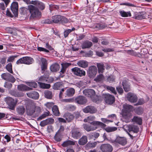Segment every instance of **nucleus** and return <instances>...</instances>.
I'll return each mask as SVG.
<instances>
[{"label": "nucleus", "mask_w": 152, "mask_h": 152, "mask_svg": "<svg viewBox=\"0 0 152 152\" xmlns=\"http://www.w3.org/2000/svg\"><path fill=\"white\" fill-rule=\"evenodd\" d=\"M28 9L31 15L30 18H39L41 16V13L36 6L33 5H29L28 6Z\"/></svg>", "instance_id": "nucleus-1"}, {"label": "nucleus", "mask_w": 152, "mask_h": 152, "mask_svg": "<svg viewBox=\"0 0 152 152\" xmlns=\"http://www.w3.org/2000/svg\"><path fill=\"white\" fill-rule=\"evenodd\" d=\"M123 107L122 116L125 119H129L130 118V115L129 112L133 110V107L131 105L126 104L123 105Z\"/></svg>", "instance_id": "nucleus-2"}, {"label": "nucleus", "mask_w": 152, "mask_h": 152, "mask_svg": "<svg viewBox=\"0 0 152 152\" xmlns=\"http://www.w3.org/2000/svg\"><path fill=\"white\" fill-rule=\"evenodd\" d=\"M33 59L31 57L26 56L20 58L16 62V64H30L32 63Z\"/></svg>", "instance_id": "nucleus-3"}, {"label": "nucleus", "mask_w": 152, "mask_h": 152, "mask_svg": "<svg viewBox=\"0 0 152 152\" xmlns=\"http://www.w3.org/2000/svg\"><path fill=\"white\" fill-rule=\"evenodd\" d=\"M6 101L8 105L9 108L12 110H14L17 102V101L11 97H7L6 99Z\"/></svg>", "instance_id": "nucleus-4"}, {"label": "nucleus", "mask_w": 152, "mask_h": 152, "mask_svg": "<svg viewBox=\"0 0 152 152\" xmlns=\"http://www.w3.org/2000/svg\"><path fill=\"white\" fill-rule=\"evenodd\" d=\"M72 72L75 75L80 77L85 76L86 72L84 70L77 67H75L71 69Z\"/></svg>", "instance_id": "nucleus-5"}, {"label": "nucleus", "mask_w": 152, "mask_h": 152, "mask_svg": "<svg viewBox=\"0 0 152 152\" xmlns=\"http://www.w3.org/2000/svg\"><path fill=\"white\" fill-rule=\"evenodd\" d=\"M97 72V69L96 66H91L89 67L87 73L90 77H94L96 75Z\"/></svg>", "instance_id": "nucleus-6"}, {"label": "nucleus", "mask_w": 152, "mask_h": 152, "mask_svg": "<svg viewBox=\"0 0 152 152\" xmlns=\"http://www.w3.org/2000/svg\"><path fill=\"white\" fill-rule=\"evenodd\" d=\"M103 98L105 100L106 103L109 104H113L115 101L114 96L109 94H105L103 95Z\"/></svg>", "instance_id": "nucleus-7"}, {"label": "nucleus", "mask_w": 152, "mask_h": 152, "mask_svg": "<svg viewBox=\"0 0 152 152\" xmlns=\"http://www.w3.org/2000/svg\"><path fill=\"white\" fill-rule=\"evenodd\" d=\"M1 77L3 79L12 83H13L15 81V79L12 75L8 73L2 74L1 75Z\"/></svg>", "instance_id": "nucleus-8"}, {"label": "nucleus", "mask_w": 152, "mask_h": 152, "mask_svg": "<svg viewBox=\"0 0 152 152\" xmlns=\"http://www.w3.org/2000/svg\"><path fill=\"white\" fill-rule=\"evenodd\" d=\"M100 150L102 152H112L113 150L112 146L109 144H104L100 147Z\"/></svg>", "instance_id": "nucleus-9"}, {"label": "nucleus", "mask_w": 152, "mask_h": 152, "mask_svg": "<svg viewBox=\"0 0 152 152\" xmlns=\"http://www.w3.org/2000/svg\"><path fill=\"white\" fill-rule=\"evenodd\" d=\"M74 101L75 103L81 105H83L86 104L87 101L86 97L81 95L76 97Z\"/></svg>", "instance_id": "nucleus-10"}, {"label": "nucleus", "mask_w": 152, "mask_h": 152, "mask_svg": "<svg viewBox=\"0 0 152 152\" xmlns=\"http://www.w3.org/2000/svg\"><path fill=\"white\" fill-rule=\"evenodd\" d=\"M83 93L86 96L91 99L95 96V92L92 89H85L83 91Z\"/></svg>", "instance_id": "nucleus-11"}, {"label": "nucleus", "mask_w": 152, "mask_h": 152, "mask_svg": "<svg viewBox=\"0 0 152 152\" xmlns=\"http://www.w3.org/2000/svg\"><path fill=\"white\" fill-rule=\"evenodd\" d=\"M83 111L86 113H89L91 114L94 113L97 111V109L94 106H88L85 108L83 109Z\"/></svg>", "instance_id": "nucleus-12"}, {"label": "nucleus", "mask_w": 152, "mask_h": 152, "mask_svg": "<svg viewBox=\"0 0 152 152\" xmlns=\"http://www.w3.org/2000/svg\"><path fill=\"white\" fill-rule=\"evenodd\" d=\"M11 9L15 17H17L18 14V3L17 2H13L11 6Z\"/></svg>", "instance_id": "nucleus-13"}, {"label": "nucleus", "mask_w": 152, "mask_h": 152, "mask_svg": "<svg viewBox=\"0 0 152 152\" xmlns=\"http://www.w3.org/2000/svg\"><path fill=\"white\" fill-rule=\"evenodd\" d=\"M54 122V120L53 119L50 118L41 121L40 124V125L42 127H44L48 125L53 124Z\"/></svg>", "instance_id": "nucleus-14"}, {"label": "nucleus", "mask_w": 152, "mask_h": 152, "mask_svg": "<svg viewBox=\"0 0 152 152\" xmlns=\"http://www.w3.org/2000/svg\"><path fill=\"white\" fill-rule=\"evenodd\" d=\"M127 98L128 100L132 103L135 102L137 100L136 95L132 93H129L127 94Z\"/></svg>", "instance_id": "nucleus-15"}, {"label": "nucleus", "mask_w": 152, "mask_h": 152, "mask_svg": "<svg viewBox=\"0 0 152 152\" xmlns=\"http://www.w3.org/2000/svg\"><path fill=\"white\" fill-rule=\"evenodd\" d=\"M72 134L73 138L77 139L81 136L82 134L80 130L77 128L75 129L72 130Z\"/></svg>", "instance_id": "nucleus-16"}, {"label": "nucleus", "mask_w": 152, "mask_h": 152, "mask_svg": "<svg viewBox=\"0 0 152 152\" xmlns=\"http://www.w3.org/2000/svg\"><path fill=\"white\" fill-rule=\"evenodd\" d=\"M34 105L33 104H29L26 106L27 114L28 115H34Z\"/></svg>", "instance_id": "nucleus-17"}, {"label": "nucleus", "mask_w": 152, "mask_h": 152, "mask_svg": "<svg viewBox=\"0 0 152 152\" xmlns=\"http://www.w3.org/2000/svg\"><path fill=\"white\" fill-rule=\"evenodd\" d=\"M127 130L129 132H133L134 133H137L139 131L137 126L133 125H129L126 126Z\"/></svg>", "instance_id": "nucleus-18"}, {"label": "nucleus", "mask_w": 152, "mask_h": 152, "mask_svg": "<svg viewBox=\"0 0 152 152\" xmlns=\"http://www.w3.org/2000/svg\"><path fill=\"white\" fill-rule=\"evenodd\" d=\"M63 117L68 122H71L72 121L74 118L73 115L69 113H66L63 115Z\"/></svg>", "instance_id": "nucleus-19"}, {"label": "nucleus", "mask_w": 152, "mask_h": 152, "mask_svg": "<svg viewBox=\"0 0 152 152\" xmlns=\"http://www.w3.org/2000/svg\"><path fill=\"white\" fill-rule=\"evenodd\" d=\"M60 66L57 63L52 64L50 66V69L52 72H56L59 71Z\"/></svg>", "instance_id": "nucleus-20"}, {"label": "nucleus", "mask_w": 152, "mask_h": 152, "mask_svg": "<svg viewBox=\"0 0 152 152\" xmlns=\"http://www.w3.org/2000/svg\"><path fill=\"white\" fill-rule=\"evenodd\" d=\"M33 5L41 10H43L45 8V5L43 3L37 0L34 1L33 2Z\"/></svg>", "instance_id": "nucleus-21"}, {"label": "nucleus", "mask_w": 152, "mask_h": 152, "mask_svg": "<svg viewBox=\"0 0 152 152\" xmlns=\"http://www.w3.org/2000/svg\"><path fill=\"white\" fill-rule=\"evenodd\" d=\"M27 95L29 97L34 99H37L39 98V94L36 91H33L27 93Z\"/></svg>", "instance_id": "nucleus-22"}, {"label": "nucleus", "mask_w": 152, "mask_h": 152, "mask_svg": "<svg viewBox=\"0 0 152 152\" xmlns=\"http://www.w3.org/2000/svg\"><path fill=\"white\" fill-rule=\"evenodd\" d=\"M84 129L87 132L94 131L97 128V127L89 126L87 124H84L83 125Z\"/></svg>", "instance_id": "nucleus-23"}, {"label": "nucleus", "mask_w": 152, "mask_h": 152, "mask_svg": "<svg viewBox=\"0 0 152 152\" xmlns=\"http://www.w3.org/2000/svg\"><path fill=\"white\" fill-rule=\"evenodd\" d=\"M115 142L122 145H124L126 144V140L124 137H117L116 139Z\"/></svg>", "instance_id": "nucleus-24"}, {"label": "nucleus", "mask_w": 152, "mask_h": 152, "mask_svg": "<svg viewBox=\"0 0 152 152\" xmlns=\"http://www.w3.org/2000/svg\"><path fill=\"white\" fill-rule=\"evenodd\" d=\"M18 90L21 91H28L32 89V88H29L26 85L23 84L18 85Z\"/></svg>", "instance_id": "nucleus-25"}, {"label": "nucleus", "mask_w": 152, "mask_h": 152, "mask_svg": "<svg viewBox=\"0 0 152 152\" xmlns=\"http://www.w3.org/2000/svg\"><path fill=\"white\" fill-rule=\"evenodd\" d=\"M96 65L98 69V72L103 73L105 70L104 66L103 63H96Z\"/></svg>", "instance_id": "nucleus-26"}, {"label": "nucleus", "mask_w": 152, "mask_h": 152, "mask_svg": "<svg viewBox=\"0 0 152 152\" xmlns=\"http://www.w3.org/2000/svg\"><path fill=\"white\" fill-rule=\"evenodd\" d=\"M92 45V43L91 42L89 41H84L81 47L82 49H85L87 48H90Z\"/></svg>", "instance_id": "nucleus-27"}, {"label": "nucleus", "mask_w": 152, "mask_h": 152, "mask_svg": "<svg viewBox=\"0 0 152 152\" xmlns=\"http://www.w3.org/2000/svg\"><path fill=\"white\" fill-rule=\"evenodd\" d=\"M145 17V13L143 12L136 14L134 16L135 18L138 20L144 19Z\"/></svg>", "instance_id": "nucleus-28"}, {"label": "nucleus", "mask_w": 152, "mask_h": 152, "mask_svg": "<svg viewBox=\"0 0 152 152\" xmlns=\"http://www.w3.org/2000/svg\"><path fill=\"white\" fill-rule=\"evenodd\" d=\"M77 64L80 67L83 68H86L88 67V62L84 60H80L77 62Z\"/></svg>", "instance_id": "nucleus-29"}, {"label": "nucleus", "mask_w": 152, "mask_h": 152, "mask_svg": "<svg viewBox=\"0 0 152 152\" xmlns=\"http://www.w3.org/2000/svg\"><path fill=\"white\" fill-rule=\"evenodd\" d=\"M88 142L87 137L86 136H83L79 140L78 143L82 145H85Z\"/></svg>", "instance_id": "nucleus-30"}, {"label": "nucleus", "mask_w": 152, "mask_h": 152, "mask_svg": "<svg viewBox=\"0 0 152 152\" xmlns=\"http://www.w3.org/2000/svg\"><path fill=\"white\" fill-rule=\"evenodd\" d=\"M91 124L93 125L94 126L97 127V126H100L101 127H104L106 125L103 123L97 121H93L91 123Z\"/></svg>", "instance_id": "nucleus-31"}, {"label": "nucleus", "mask_w": 152, "mask_h": 152, "mask_svg": "<svg viewBox=\"0 0 152 152\" xmlns=\"http://www.w3.org/2000/svg\"><path fill=\"white\" fill-rule=\"evenodd\" d=\"M119 12L120 15L123 17H130L132 16L130 11L126 12L123 10L120 11Z\"/></svg>", "instance_id": "nucleus-32"}, {"label": "nucleus", "mask_w": 152, "mask_h": 152, "mask_svg": "<svg viewBox=\"0 0 152 152\" xmlns=\"http://www.w3.org/2000/svg\"><path fill=\"white\" fill-rule=\"evenodd\" d=\"M133 122H136L139 125H141L142 124V120L140 117L134 116L132 119Z\"/></svg>", "instance_id": "nucleus-33"}, {"label": "nucleus", "mask_w": 152, "mask_h": 152, "mask_svg": "<svg viewBox=\"0 0 152 152\" xmlns=\"http://www.w3.org/2000/svg\"><path fill=\"white\" fill-rule=\"evenodd\" d=\"M75 93V90L74 89L71 88L67 89L66 91V94L68 97L72 96L74 95Z\"/></svg>", "instance_id": "nucleus-34"}, {"label": "nucleus", "mask_w": 152, "mask_h": 152, "mask_svg": "<svg viewBox=\"0 0 152 152\" xmlns=\"http://www.w3.org/2000/svg\"><path fill=\"white\" fill-rule=\"evenodd\" d=\"M61 16L60 15H56L52 17L53 23H57L60 22L61 20Z\"/></svg>", "instance_id": "nucleus-35"}, {"label": "nucleus", "mask_w": 152, "mask_h": 152, "mask_svg": "<svg viewBox=\"0 0 152 152\" xmlns=\"http://www.w3.org/2000/svg\"><path fill=\"white\" fill-rule=\"evenodd\" d=\"M97 142H88L86 145V148L88 149L92 148H95Z\"/></svg>", "instance_id": "nucleus-36"}, {"label": "nucleus", "mask_w": 152, "mask_h": 152, "mask_svg": "<svg viewBox=\"0 0 152 152\" xmlns=\"http://www.w3.org/2000/svg\"><path fill=\"white\" fill-rule=\"evenodd\" d=\"M53 114L57 116L60 115V113L58 110V108L56 105H54L52 109Z\"/></svg>", "instance_id": "nucleus-37"}, {"label": "nucleus", "mask_w": 152, "mask_h": 152, "mask_svg": "<svg viewBox=\"0 0 152 152\" xmlns=\"http://www.w3.org/2000/svg\"><path fill=\"white\" fill-rule=\"evenodd\" d=\"M89 139H93L94 138L96 139L99 136V133L96 132H93L88 135Z\"/></svg>", "instance_id": "nucleus-38"}, {"label": "nucleus", "mask_w": 152, "mask_h": 152, "mask_svg": "<svg viewBox=\"0 0 152 152\" xmlns=\"http://www.w3.org/2000/svg\"><path fill=\"white\" fill-rule=\"evenodd\" d=\"M16 111L20 115L23 114L25 111V109L23 106H19L16 109Z\"/></svg>", "instance_id": "nucleus-39"}, {"label": "nucleus", "mask_w": 152, "mask_h": 152, "mask_svg": "<svg viewBox=\"0 0 152 152\" xmlns=\"http://www.w3.org/2000/svg\"><path fill=\"white\" fill-rule=\"evenodd\" d=\"M45 97L48 99H51L53 96V94L51 91L49 90H46L44 93Z\"/></svg>", "instance_id": "nucleus-40"}, {"label": "nucleus", "mask_w": 152, "mask_h": 152, "mask_svg": "<svg viewBox=\"0 0 152 152\" xmlns=\"http://www.w3.org/2000/svg\"><path fill=\"white\" fill-rule=\"evenodd\" d=\"M63 86V84L61 82H58L55 83L53 86V88L54 90L59 89Z\"/></svg>", "instance_id": "nucleus-41"}, {"label": "nucleus", "mask_w": 152, "mask_h": 152, "mask_svg": "<svg viewBox=\"0 0 152 152\" xmlns=\"http://www.w3.org/2000/svg\"><path fill=\"white\" fill-rule=\"evenodd\" d=\"M38 84L40 88H49L50 87L49 84H46L41 82H38Z\"/></svg>", "instance_id": "nucleus-42"}, {"label": "nucleus", "mask_w": 152, "mask_h": 152, "mask_svg": "<svg viewBox=\"0 0 152 152\" xmlns=\"http://www.w3.org/2000/svg\"><path fill=\"white\" fill-rule=\"evenodd\" d=\"M75 144V142L71 140H68L64 142L62 144V145L63 147H66L69 145H74Z\"/></svg>", "instance_id": "nucleus-43"}, {"label": "nucleus", "mask_w": 152, "mask_h": 152, "mask_svg": "<svg viewBox=\"0 0 152 152\" xmlns=\"http://www.w3.org/2000/svg\"><path fill=\"white\" fill-rule=\"evenodd\" d=\"M34 115H37L41 112V109L40 107L35 106L34 105Z\"/></svg>", "instance_id": "nucleus-44"}, {"label": "nucleus", "mask_w": 152, "mask_h": 152, "mask_svg": "<svg viewBox=\"0 0 152 152\" xmlns=\"http://www.w3.org/2000/svg\"><path fill=\"white\" fill-rule=\"evenodd\" d=\"M50 112L48 111L45 112L43 114L40 116L38 118V120H41L48 116L49 115Z\"/></svg>", "instance_id": "nucleus-45"}, {"label": "nucleus", "mask_w": 152, "mask_h": 152, "mask_svg": "<svg viewBox=\"0 0 152 152\" xmlns=\"http://www.w3.org/2000/svg\"><path fill=\"white\" fill-rule=\"evenodd\" d=\"M104 79V76L102 74H99L97 75L94 79V80L97 82H99L102 81Z\"/></svg>", "instance_id": "nucleus-46"}, {"label": "nucleus", "mask_w": 152, "mask_h": 152, "mask_svg": "<svg viewBox=\"0 0 152 152\" xmlns=\"http://www.w3.org/2000/svg\"><path fill=\"white\" fill-rule=\"evenodd\" d=\"M117 128L115 127H108L105 129L106 131L107 132H110L116 131Z\"/></svg>", "instance_id": "nucleus-47"}, {"label": "nucleus", "mask_w": 152, "mask_h": 152, "mask_svg": "<svg viewBox=\"0 0 152 152\" xmlns=\"http://www.w3.org/2000/svg\"><path fill=\"white\" fill-rule=\"evenodd\" d=\"M6 69L9 72L11 73H13V71L12 70V66L11 63H9L6 66Z\"/></svg>", "instance_id": "nucleus-48"}, {"label": "nucleus", "mask_w": 152, "mask_h": 152, "mask_svg": "<svg viewBox=\"0 0 152 152\" xmlns=\"http://www.w3.org/2000/svg\"><path fill=\"white\" fill-rule=\"evenodd\" d=\"M48 76H41L39 79V80L40 82H46L48 79Z\"/></svg>", "instance_id": "nucleus-49"}, {"label": "nucleus", "mask_w": 152, "mask_h": 152, "mask_svg": "<svg viewBox=\"0 0 152 152\" xmlns=\"http://www.w3.org/2000/svg\"><path fill=\"white\" fill-rule=\"evenodd\" d=\"M105 25L101 23H98L95 25L94 27L98 29H102L105 27Z\"/></svg>", "instance_id": "nucleus-50"}, {"label": "nucleus", "mask_w": 152, "mask_h": 152, "mask_svg": "<svg viewBox=\"0 0 152 152\" xmlns=\"http://www.w3.org/2000/svg\"><path fill=\"white\" fill-rule=\"evenodd\" d=\"M115 77L112 75L109 76L107 78V81L110 83H112L115 81Z\"/></svg>", "instance_id": "nucleus-51"}, {"label": "nucleus", "mask_w": 152, "mask_h": 152, "mask_svg": "<svg viewBox=\"0 0 152 152\" xmlns=\"http://www.w3.org/2000/svg\"><path fill=\"white\" fill-rule=\"evenodd\" d=\"M106 88L108 90L110 91L114 94H116L117 92L114 88L110 86H107L106 87Z\"/></svg>", "instance_id": "nucleus-52"}, {"label": "nucleus", "mask_w": 152, "mask_h": 152, "mask_svg": "<svg viewBox=\"0 0 152 152\" xmlns=\"http://www.w3.org/2000/svg\"><path fill=\"white\" fill-rule=\"evenodd\" d=\"M61 18L60 22L63 24L67 23L69 21L68 19L64 16H61Z\"/></svg>", "instance_id": "nucleus-53"}, {"label": "nucleus", "mask_w": 152, "mask_h": 152, "mask_svg": "<svg viewBox=\"0 0 152 152\" xmlns=\"http://www.w3.org/2000/svg\"><path fill=\"white\" fill-rule=\"evenodd\" d=\"M123 86L124 91L126 92H128L130 90L129 86L128 85H126L124 83H123Z\"/></svg>", "instance_id": "nucleus-54"}, {"label": "nucleus", "mask_w": 152, "mask_h": 152, "mask_svg": "<svg viewBox=\"0 0 152 152\" xmlns=\"http://www.w3.org/2000/svg\"><path fill=\"white\" fill-rule=\"evenodd\" d=\"M27 84L31 87L36 88L37 86V83L35 82H28Z\"/></svg>", "instance_id": "nucleus-55"}, {"label": "nucleus", "mask_w": 152, "mask_h": 152, "mask_svg": "<svg viewBox=\"0 0 152 152\" xmlns=\"http://www.w3.org/2000/svg\"><path fill=\"white\" fill-rule=\"evenodd\" d=\"M126 52L129 54L133 56H136L137 55V53L133 50H127L126 51Z\"/></svg>", "instance_id": "nucleus-56"}, {"label": "nucleus", "mask_w": 152, "mask_h": 152, "mask_svg": "<svg viewBox=\"0 0 152 152\" xmlns=\"http://www.w3.org/2000/svg\"><path fill=\"white\" fill-rule=\"evenodd\" d=\"M62 102H72L74 101V99L73 98H70L68 99H62L61 100Z\"/></svg>", "instance_id": "nucleus-57"}, {"label": "nucleus", "mask_w": 152, "mask_h": 152, "mask_svg": "<svg viewBox=\"0 0 152 152\" xmlns=\"http://www.w3.org/2000/svg\"><path fill=\"white\" fill-rule=\"evenodd\" d=\"M54 139L57 142L60 141L61 140L60 134L58 133H57L54 137Z\"/></svg>", "instance_id": "nucleus-58"}, {"label": "nucleus", "mask_w": 152, "mask_h": 152, "mask_svg": "<svg viewBox=\"0 0 152 152\" xmlns=\"http://www.w3.org/2000/svg\"><path fill=\"white\" fill-rule=\"evenodd\" d=\"M12 95L16 97H20L23 96L22 93H19L15 91H13L11 93Z\"/></svg>", "instance_id": "nucleus-59"}, {"label": "nucleus", "mask_w": 152, "mask_h": 152, "mask_svg": "<svg viewBox=\"0 0 152 152\" xmlns=\"http://www.w3.org/2000/svg\"><path fill=\"white\" fill-rule=\"evenodd\" d=\"M4 86L6 88L10 89L11 88L12 86V83L8 82H6L4 83Z\"/></svg>", "instance_id": "nucleus-60"}, {"label": "nucleus", "mask_w": 152, "mask_h": 152, "mask_svg": "<svg viewBox=\"0 0 152 152\" xmlns=\"http://www.w3.org/2000/svg\"><path fill=\"white\" fill-rule=\"evenodd\" d=\"M37 50L39 51H43L46 53H48L49 52L48 50L42 47H38L37 48Z\"/></svg>", "instance_id": "nucleus-61"}, {"label": "nucleus", "mask_w": 152, "mask_h": 152, "mask_svg": "<svg viewBox=\"0 0 152 152\" xmlns=\"http://www.w3.org/2000/svg\"><path fill=\"white\" fill-rule=\"evenodd\" d=\"M71 63H64L61 64L62 66L63 67L66 69L68 66L71 65Z\"/></svg>", "instance_id": "nucleus-62"}, {"label": "nucleus", "mask_w": 152, "mask_h": 152, "mask_svg": "<svg viewBox=\"0 0 152 152\" xmlns=\"http://www.w3.org/2000/svg\"><path fill=\"white\" fill-rule=\"evenodd\" d=\"M88 123H89L91 124V123L92 122L91 121L95 119V117L94 116H90L88 117Z\"/></svg>", "instance_id": "nucleus-63"}, {"label": "nucleus", "mask_w": 152, "mask_h": 152, "mask_svg": "<svg viewBox=\"0 0 152 152\" xmlns=\"http://www.w3.org/2000/svg\"><path fill=\"white\" fill-rule=\"evenodd\" d=\"M93 54V52L91 50H90L85 54V56L86 57H90Z\"/></svg>", "instance_id": "nucleus-64"}]
</instances>
